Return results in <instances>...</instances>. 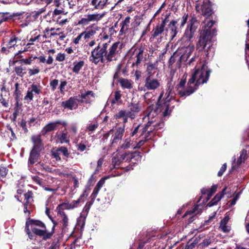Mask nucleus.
Instances as JSON below:
<instances>
[{
  "label": "nucleus",
  "instance_id": "nucleus-1",
  "mask_svg": "<svg viewBox=\"0 0 249 249\" xmlns=\"http://www.w3.org/2000/svg\"><path fill=\"white\" fill-rule=\"evenodd\" d=\"M194 70L187 83L188 88L183 91H178L181 97L190 95L198 89L200 85L206 83L212 72L205 63L202 64L200 67H196Z\"/></svg>",
  "mask_w": 249,
  "mask_h": 249
},
{
  "label": "nucleus",
  "instance_id": "nucleus-2",
  "mask_svg": "<svg viewBox=\"0 0 249 249\" xmlns=\"http://www.w3.org/2000/svg\"><path fill=\"white\" fill-rule=\"evenodd\" d=\"M213 20H209L204 26L200 34L199 40L196 44V49L198 51H204L205 55L208 58L210 56V53H213L212 49V38L216 35L217 30L213 26L215 23Z\"/></svg>",
  "mask_w": 249,
  "mask_h": 249
},
{
  "label": "nucleus",
  "instance_id": "nucleus-3",
  "mask_svg": "<svg viewBox=\"0 0 249 249\" xmlns=\"http://www.w3.org/2000/svg\"><path fill=\"white\" fill-rule=\"evenodd\" d=\"M163 94L164 91H162L158 98L157 106L155 107L153 105L150 106L148 107V109H154L156 113L162 112L164 117L169 116L175 107L173 102H178L179 100H176L175 97L171 96L169 97L166 96L165 98L162 100Z\"/></svg>",
  "mask_w": 249,
  "mask_h": 249
},
{
  "label": "nucleus",
  "instance_id": "nucleus-4",
  "mask_svg": "<svg viewBox=\"0 0 249 249\" xmlns=\"http://www.w3.org/2000/svg\"><path fill=\"white\" fill-rule=\"evenodd\" d=\"M110 41L103 43L102 45L99 44L95 49L91 51L90 61L95 65L99 62L104 63L106 61V56L107 55V49Z\"/></svg>",
  "mask_w": 249,
  "mask_h": 249
},
{
  "label": "nucleus",
  "instance_id": "nucleus-5",
  "mask_svg": "<svg viewBox=\"0 0 249 249\" xmlns=\"http://www.w3.org/2000/svg\"><path fill=\"white\" fill-rule=\"evenodd\" d=\"M199 25V22L196 18L194 15L191 16L183 36L186 41H191Z\"/></svg>",
  "mask_w": 249,
  "mask_h": 249
},
{
  "label": "nucleus",
  "instance_id": "nucleus-6",
  "mask_svg": "<svg viewBox=\"0 0 249 249\" xmlns=\"http://www.w3.org/2000/svg\"><path fill=\"white\" fill-rule=\"evenodd\" d=\"M122 44L119 41H117L112 44L109 48L108 52L107 49L106 62H110L117 60L118 54L120 53L119 51L122 49Z\"/></svg>",
  "mask_w": 249,
  "mask_h": 249
},
{
  "label": "nucleus",
  "instance_id": "nucleus-7",
  "mask_svg": "<svg viewBox=\"0 0 249 249\" xmlns=\"http://www.w3.org/2000/svg\"><path fill=\"white\" fill-rule=\"evenodd\" d=\"M160 86V83L157 79L153 78L152 76H146L144 81L143 87H138L140 91L155 90Z\"/></svg>",
  "mask_w": 249,
  "mask_h": 249
},
{
  "label": "nucleus",
  "instance_id": "nucleus-8",
  "mask_svg": "<svg viewBox=\"0 0 249 249\" xmlns=\"http://www.w3.org/2000/svg\"><path fill=\"white\" fill-rule=\"evenodd\" d=\"M106 15V13H94L92 14L85 15L84 18H81L78 21V24L82 26H86L90 22H97L101 20Z\"/></svg>",
  "mask_w": 249,
  "mask_h": 249
},
{
  "label": "nucleus",
  "instance_id": "nucleus-9",
  "mask_svg": "<svg viewBox=\"0 0 249 249\" xmlns=\"http://www.w3.org/2000/svg\"><path fill=\"white\" fill-rule=\"evenodd\" d=\"M33 61L32 57H29L27 58L20 59L18 60L14 61L13 64H15L17 62L20 64L19 66L15 67L14 71L16 74L21 77H22L26 73V69L23 66L24 65H31Z\"/></svg>",
  "mask_w": 249,
  "mask_h": 249
},
{
  "label": "nucleus",
  "instance_id": "nucleus-10",
  "mask_svg": "<svg viewBox=\"0 0 249 249\" xmlns=\"http://www.w3.org/2000/svg\"><path fill=\"white\" fill-rule=\"evenodd\" d=\"M52 222L53 223V226L50 232H49L47 230H40L39 229L36 228H32V231L36 236L41 237L43 240L46 241L51 239L54 233L55 228L58 224V223L54 219H52Z\"/></svg>",
  "mask_w": 249,
  "mask_h": 249
},
{
  "label": "nucleus",
  "instance_id": "nucleus-11",
  "mask_svg": "<svg viewBox=\"0 0 249 249\" xmlns=\"http://www.w3.org/2000/svg\"><path fill=\"white\" fill-rule=\"evenodd\" d=\"M42 87L40 84L33 83L28 88L26 95L24 96V100L27 103H30L33 100L34 95H39L41 93Z\"/></svg>",
  "mask_w": 249,
  "mask_h": 249
},
{
  "label": "nucleus",
  "instance_id": "nucleus-12",
  "mask_svg": "<svg viewBox=\"0 0 249 249\" xmlns=\"http://www.w3.org/2000/svg\"><path fill=\"white\" fill-rule=\"evenodd\" d=\"M33 195V192L29 190L24 194L25 202L23 204L24 207L23 211L25 213H28L29 215L31 213L30 209L32 208L34 202Z\"/></svg>",
  "mask_w": 249,
  "mask_h": 249
},
{
  "label": "nucleus",
  "instance_id": "nucleus-13",
  "mask_svg": "<svg viewBox=\"0 0 249 249\" xmlns=\"http://www.w3.org/2000/svg\"><path fill=\"white\" fill-rule=\"evenodd\" d=\"M59 124H64L60 121L51 122L47 124L43 127L40 132V134L42 136H45L48 133L55 130Z\"/></svg>",
  "mask_w": 249,
  "mask_h": 249
},
{
  "label": "nucleus",
  "instance_id": "nucleus-14",
  "mask_svg": "<svg viewBox=\"0 0 249 249\" xmlns=\"http://www.w3.org/2000/svg\"><path fill=\"white\" fill-rule=\"evenodd\" d=\"M41 134L37 135H33L31 137V141L33 143L32 148L33 150H37L41 152L44 148V144L42 140L41 139Z\"/></svg>",
  "mask_w": 249,
  "mask_h": 249
},
{
  "label": "nucleus",
  "instance_id": "nucleus-15",
  "mask_svg": "<svg viewBox=\"0 0 249 249\" xmlns=\"http://www.w3.org/2000/svg\"><path fill=\"white\" fill-rule=\"evenodd\" d=\"M200 206H201L200 205H196L192 210L187 211L184 214V215L182 216V218L186 217L188 215H192L193 214H194L189 218L188 223H191L194 220L196 214H200L202 213V209L199 208Z\"/></svg>",
  "mask_w": 249,
  "mask_h": 249
},
{
  "label": "nucleus",
  "instance_id": "nucleus-16",
  "mask_svg": "<svg viewBox=\"0 0 249 249\" xmlns=\"http://www.w3.org/2000/svg\"><path fill=\"white\" fill-rule=\"evenodd\" d=\"M125 130L124 126L118 127L114 134L112 136L111 144L112 146L114 144H117L119 141L122 140Z\"/></svg>",
  "mask_w": 249,
  "mask_h": 249
},
{
  "label": "nucleus",
  "instance_id": "nucleus-17",
  "mask_svg": "<svg viewBox=\"0 0 249 249\" xmlns=\"http://www.w3.org/2000/svg\"><path fill=\"white\" fill-rule=\"evenodd\" d=\"M113 118L116 120L122 119L123 126L125 127L126 123L128 122V119L129 118H130V116L127 111L124 109H121L114 115Z\"/></svg>",
  "mask_w": 249,
  "mask_h": 249
},
{
  "label": "nucleus",
  "instance_id": "nucleus-18",
  "mask_svg": "<svg viewBox=\"0 0 249 249\" xmlns=\"http://www.w3.org/2000/svg\"><path fill=\"white\" fill-rule=\"evenodd\" d=\"M212 6V3L210 0H208L207 1H204L200 8L201 14L207 17L212 15L213 13Z\"/></svg>",
  "mask_w": 249,
  "mask_h": 249
},
{
  "label": "nucleus",
  "instance_id": "nucleus-19",
  "mask_svg": "<svg viewBox=\"0 0 249 249\" xmlns=\"http://www.w3.org/2000/svg\"><path fill=\"white\" fill-rule=\"evenodd\" d=\"M76 101L78 102L77 96L71 97L68 100L61 103V106L64 108L72 110L75 105L74 108H76L78 105Z\"/></svg>",
  "mask_w": 249,
  "mask_h": 249
},
{
  "label": "nucleus",
  "instance_id": "nucleus-20",
  "mask_svg": "<svg viewBox=\"0 0 249 249\" xmlns=\"http://www.w3.org/2000/svg\"><path fill=\"white\" fill-rule=\"evenodd\" d=\"M129 110L127 111L131 119H134L136 114L139 112L142 109V106L139 103H131L128 106Z\"/></svg>",
  "mask_w": 249,
  "mask_h": 249
},
{
  "label": "nucleus",
  "instance_id": "nucleus-21",
  "mask_svg": "<svg viewBox=\"0 0 249 249\" xmlns=\"http://www.w3.org/2000/svg\"><path fill=\"white\" fill-rule=\"evenodd\" d=\"M179 18L177 20H172L167 25V27L165 28V30L167 31L169 30L170 31V35L172 36V38H174L177 35L178 31V27L177 24L178 21L179 20Z\"/></svg>",
  "mask_w": 249,
  "mask_h": 249
},
{
  "label": "nucleus",
  "instance_id": "nucleus-22",
  "mask_svg": "<svg viewBox=\"0 0 249 249\" xmlns=\"http://www.w3.org/2000/svg\"><path fill=\"white\" fill-rule=\"evenodd\" d=\"M227 189V187L225 186L220 192L217 193L214 196V197L207 204V206L212 207L216 205L226 194L225 192Z\"/></svg>",
  "mask_w": 249,
  "mask_h": 249
},
{
  "label": "nucleus",
  "instance_id": "nucleus-23",
  "mask_svg": "<svg viewBox=\"0 0 249 249\" xmlns=\"http://www.w3.org/2000/svg\"><path fill=\"white\" fill-rule=\"evenodd\" d=\"M31 15H29L28 13H26L24 12L14 13L10 16V17L13 18L14 21H22L23 19L29 21V18H31Z\"/></svg>",
  "mask_w": 249,
  "mask_h": 249
},
{
  "label": "nucleus",
  "instance_id": "nucleus-24",
  "mask_svg": "<svg viewBox=\"0 0 249 249\" xmlns=\"http://www.w3.org/2000/svg\"><path fill=\"white\" fill-rule=\"evenodd\" d=\"M89 96L94 98L95 93L92 90H88L84 93H82L80 95L81 100L78 99V102L83 103H84L86 104H89L91 103V101L90 99Z\"/></svg>",
  "mask_w": 249,
  "mask_h": 249
},
{
  "label": "nucleus",
  "instance_id": "nucleus-25",
  "mask_svg": "<svg viewBox=\"0 0 249 249\" xmlns=\"http://www.w3.org/2000/svg\"><path fill=\"white\" fill-rule=\"evenodd\" d=\"M22 104L20 102V101H16L15 107L13 109L14 112L12 116L10 117L13 123H15L16 122L17 117L19 115V113L22 111Z\"/></svg>",
  "mask_w": 249,
  "mask_h": 249
},
{
  "label": "nucleus",
  "instance_id": "nucleus-26",
  "mask_svg": "<svg viewBox=\"0 0 249 249\" xmlns=\"http://www.w3.org/2000/svg\"><path fill=\"white\" fill-rule=\"evenodd\" d=\"M41 152L31 149L28 159V163L33 165L37 162L40 157Z\"/></svg>",
  "mask_w": 249,
  "mask_h": 249
},
{
  "label": "nucleus",
  "instance_id": "nucleus-27",
  "mask_svg": "<svg viewBox=\"0 0 249 249\" xmlns=\"http://www.w3.org/2000/svg\"><path fill=\"white\" fill-rule=\"evenodd\" d=\"M25 224L29 226H30V225H35L36 226H38L42 228V229H39L40 230H47V227L45 224L43 222L39 220H35L29 217L27 219Z\"/></svg>",
  "mask_w": 249,
  "mask_h": 249
},
{
  "label": "nucleus",
  "instance_id": "nucleus-28",
  "mask_svg": "<svg viewBox=\"0 0 249 249\" xmlns=\"http://www.w3.org/2000/svg\"><path fill=\"white\" fill-rule=\"evenodd\" d=\"M57 214L62 216V219L60 221V223L62 225V231H65L68 229L69 224V218L68 216L64 211H59V213H57Z\"/></svg>",
  "mask_w": 249,
  "mask_h": 249
},
{
  "label": "nucleus",
  "instance_id": "nucleus-29",
  "mask_svg": "<svg viewBox=\"0 0 249 249\" xmlns=\"http://www.w3.org/2000/svg\"><path fill=\"white\" fill-rule=\"evenodd\" d=\"M130 22V17L128 16L122 21L121 23V30L120 31L119 35L121 36L124 35L126 33L129 26V23Z\"/></svg>",
  "mask_w": 249,
  "mask_h": 249
},
{
  "label": "nucleus",
  "instance_id": "nucleus-30",
  "mask_svg": "<svg viewBox=\"0 0 249 249\" xmlns=\"http://www.w3.org/2000/svg\"><path fill=\"white\" fill-rule=\"evenodd\" d=\"M230 217L228 215L225 216L220 221L219 228L225 233H228L231 231V227L227 225Z\"/></svg>",
  "mask_w": 249,
  "mask_h": 249
},
{
  "label": "nucleus",
  "instance_id": "nucleus-31",
  "mask_svg": "<svg viewBox=\"0 0 249 249\" xmlns=\"http://www.w3.org/2000/svg\"><path fill=\"white\" fill-rule=\"evenodd\" d=\"M122 88L124 89H131L133 88V82L131 80L121 78L118 80Z\"/></svg>",
  "mask_w": 249,
  "mask_h": 249
},
{
  "label": "nucleus",
  "instance_id": "nucleus-32",
  "mask_svg": "<svg viewBox=\"0 0 249 249\" xmlns=\"http://www.w3.org/2000/svg\"><path fill=\"white\" fill-rule=\"evenodd\" d=\"M247 151L245 149H243L240 152V155L237 159L236 161H235V158L234 159L233 162L235 163L236 165L239 166L242 162H244L247 159Z\"/></svg>",
  "mask_w": 249,
  "mask_h": 249
},
{
  "label": "nucleus",
  "instance_id": "nucleus-33",
  "mask_svg": "<svg viewBox=\"0 0 249 249\" xmlns=\"http://www.w3.org/2000/svg\"><path fill=\"white\" fill-rule=\"evenodd\" d=\"M165 27L163 26V24L162 25L160 23L157 24L156 27L153 29V34L152 35V37L153 38H155L161 34L164 30H165Z\"/></svg>",
  "mask_w": 249,
  "mask_h": 249
},
{
  "label": "nucleus",
  "instance_id": "nucleus-34",
  "mask_svg": "<svg viewBox=\"0 0 249 249\" xmlns=\"http://www.w3.org/2000/svg\"><path fill=\"white\" fill-rule=\"evenodd\" d=\"M95 25L96 24L95 23L92 24L87 28L86 31L82 33V35H83L84 36L85 39L89 38L91 36H93L95 34L96 32L95 30L92 29L89 30V29L91 28H94Z\"/></svg>",
  "mask_w": 249,
  "mask_h": 249
},
{
  "label": "nucleus",
  "instance_id": "nucleus-35",
  "mask_svg": "<svg viewBox=\"0 0 249 249\" xmlns=\"http://www.w3.org/2000/svg\"><path fill=\"white\" fill-rule=\"evenodd\" d=\"M107 1V0H92L91 4L94 6L95 9H103Z\"/></svg>",
  "mask_w": 249,
  "mask_h": 249
},
{
  "label": "nucleus",
  "instance_id": "nucleus-36",
  "mask_svg": "<svg viewBox=\"0 0 249 249\" xmlns=\"http://www.w3.org/2000/svg\"><path fill=\"white\" fill-rule=\"evenodd\" d=\"M46 11V8L45 7L39 9L37 11L32 12V13L29 14V15H31V18H29L28 20H36L38 17L43 13H44Z\"/></svg>",
  "mask_w": 249,
  "mask_h": 249
},
{
  "label": "nucleus",
  "instance_id": "nucleus-37",
  "mask_svg": "<svg viewBox=\"0 0 249 249\" xmlns=\"http://www.w3.org/2000/svg\"><path fill=\"white\" fill-rule=\"evenodd\" d=\"M157 69V65L155 63L147 64L146 68L147 76H152L154 73V71Z\"/></svg>",
  "mask_w": 249,
  "mask_h": 249
},
{
  "label": "nucleus",
  "instance_id": "nucleus-38",
  "mask_svg": "<svg viewBox=\"0 0 249 249\" xmlns=\"http://www.w3.org/2000/svg\"><path fill=\"white\" fill-rule=\"evenodd\" d=\"M85 64V62L83 60L80 61L79 62L74 61L73 62V67L72 68L73 72L78 74L82 68Z\"/></svg>",
  "mask_w": 249,
  "mask_h": 249
},
{
  "label": "nucleus",
  "instance_id": "nucleus-39",
  "mask_svg": "<svg viewBox=\"0 0 249 249\" xmlns=\"http://www.w3.org/2000/svg\"><path fill=\"white\" fill-rule=\"evenodd\" d=\"M57 151H59L60 154H62L64 156L63 159L67 160V158H69L70 153L69 151L68 148L65 146H60L58 147Z\"/></svg>",
  "mask_w": 249,
  "mask_h": 249
},
{
  "label": "nucleus",
  "instance_id": "nucleus-40",
  "mask_svg": "<svg viewBox=\"0 0 249 249\" xmlns=\"http://www.w3.org/2000/svg\"><path fill=\"white\" fill-rule=\"evenodd\" d=\"M136 53V55L134 57V59H135L134 61L133 62V63L132 64V65H131L132 67H138L141 64V63L142 61L143 58V55L137 54L136 53Z\"/></svg>",
  "mask_w": 249,
  "mask_h": 249
},
{
  "label": "nucleus",
  "instance_id": "nucleus-41",
  "mask_svg": "<svg viewBox=\"0 0 249 249\" xmlns=\"http://www.w3.org/2000/svg\"><path fill=\"white\" fill-rule=\"evenodd\" d=\"M15 90L14 92V96L16 101H20V98L22 96L21 91L18 89L19 84L16 83L15 85Z\"/></svg>",
  "mask_w": 249,
  "mask_h": 249
},
{
  "label": "nucleus",
  "instance_id": "nucleus-42",
  "mask_svg": "<svg viewBox=\"0 0 249 249\" xmlns=\"http://www.w3.org/2000/svg\"><path fill=\"white\" fill-rule=\"evenodd\" d=\"M18 39V38L16 35L12 36L8 42L5 44V46H7L10 49L14 47L16 45Z\"/></svg>",
  "mask_w": 249,
  "mask_h": 249
},
{
  "label": "nucleus",
  "instance_id": "nucleus-43",
  "mask_svg": "<svg viewBox=\"0 0 249 249\" xmlns=\"http://www.w3.org/2000/svg\"><path fill=\"white\" fill-rule=\"evenodd\" d=\"M131 50H134L132 53V54H134L135 53H136L137 54L143 55V53L145 50V47L144 46L141 44V45L137 47L133 46Z\"/></svg>",
  "mask_w": 249,
  "mask_h": 249
},
{
  "label": "nucleus",
  "instance_id": "nucleus-44",
  "mask_svg": "<svg viewBox=\"0 0 249 249\" xmlns=\"http://www.w3.org/2000/svg\"><path fill=\"white\" fill-rule=\"evenodd\" d=\"M65 209L66 210H71V205L70 203L68 202H63L60 204H59L56 210L57 211V213H59V211H63Z\"/></svg>",
  "mask_w": 249,
  "mask_h": 249
},
{
  "label": "nucleus",
  "instance_id": "nucleus-45",
  "mask_svg": "<svg viewBox=\"0 0 249 249\" xmlns=\"http://www.w3.org/2000/svg\"><path fill=\"white\" fill-rule=\"evenodd\" d=\"M198 242V240L196 238L193 239V240H190L184 247V249H193L197 244Z\"/></svg>",
  "mask_w": 249,
  "mask_h": 249
},
{
  "label": "nucleus",
  "instance_id": "nucleus-46",
  "mask_svg": "<svg viewBox=\"0 0 249 249\" xmlns=\"http://www.w3.org/2000/svg\"><path fill=\"white\" fill-rule=\"evenodd\" d=\"M131 158H132V160H134V162H137L139 161H141L142 159L141 153L138 151L131 152V155H129Z\"/></svg>",
  "mask_w": 249,
  "mask_h": 249
},
{
  "label": "nucleus",
  "instance_id": "nucleus-47",
  "mask_svg": "<svg viewBox=\"0 0 249 249\" xmlns=\"http://www.w3.org/2000/svg\"><path fill=\"white\" fill-rule=\"evenodd\" d=\"M122 94L121 93L120 90H117L114 92V98L112 99H111V103L112 105L115 104L117 102H119L120 100L121 97H122Z\"/></svg>",
  "mask_w": 249,
  "mask_h": 249
},
{
  "label": "nucleus",
  "instance_id": "nucleus-48",
  "mask_svg": "<svg viewBox=\"0 0 249 249\" xmlns=\"http://www.w3.org/2000/svg\"><path fill=\"white\" fill-rule=\"evenodd\" d=\"M130 142L131 139L130 138L126 139L120 147H118V150L121 151L122 149H128L131 145Z\"/></svg>",
  "mask_w": 249,
  "mask_h": 249
},
{
  "label": "nucleus",
  "instance_id": "nucleus-49",
  "mask_svg": "<svg viewBox=\"0 0 249 249\" xmlns=\"http://www.w3.org/2000/svg\"><path fill=\"white\" fill-rule=\"evenodd\" d=\"M8 168L2 165H0V179L2 180V178H5L8 174Z\"/></svg>",
  "mask_w": 249,
  "mask_h": 249
},
{
  "label": "nucleus",
  "instance_id": "nucleus-50",
  "mask_svg": "<svg viewBox=\"0 0 249 249\" xmlns=\"http://www.w3.org/2000/svg\"><path fill=\"white\" fill-rule=\"evenodd\" d=\"M58 142L61 143H67L69 142V140L67 139V134L66 133H62L57 136Z\"/></svg>",
  "mask_w": 249,
  "mask_h": 249
},
{
  "label": "nucleus",
  "instance_id": "nucleus-51",
  "mask_svg": "<svg viewBox=\"0 0 249 249\" xmlns=\"http://www.w3.org/2000/svg\"><path fill=\"white\" fill-rule=\"evenodd\" d=\"M25 231L30 240L36 239L35 235H36L32 231V230L31 231L29 229V226L26 224H25Z\"/></svg>",
  "mask_w": 249,
  "mask_h": 249
},
{
  "label": "nucleus",
  "instance_id": "nucleus-52",
  "mask_svg": "<svg viewBox=\"0 0 249 249\" xmlns=\"http://www.w3.org/2000/svg\"><path fill=\"white\" fill-rule=\"evenodd\" d=\"M31 178L33 181H34L36 184H38L40 186L43 187L44 182L42 178H40L37 176H32Z\"/></svg>",
  "mask_w": 249,
  "mask_h": 249
},
{
  "label": "nucleus",
  "instance_id": "nucleus-53",
  "mask_svg": "<svg viewBox=\"0 0 249 249\" xmlns=\"http://www.w3.org/2000/svg\"><path fill=\"white\" fill-rule=\"evenodd\" d=\"M98 126L99 124L97 122H96L93 124H89L87 126L86 130L92 132L95 130Z\"/></svg>",
  "mask_w": 249,
  "mask_h": 249
},
{
  "label": "nucleus",
  "instance_id": "nucleus-54",
  "mask_svg": "<svg viewBox=\"0 0 249 249\" xmlns=\"http://www.w3.org/2000/svg\"><path fill=\"white\" fill-rule=\"evenodd\" d=\"M129 155H131V152H125L124 153L122 154L121 155V158L123 160L128 161L129 162L132 161V158H131L130 156Z\"/></svg>",
  "mask_w": 249,
  "mask_h": 249
},
{
  "label": "nucleus",
  "instance_id": "nucleus-55",
  "mask_svg": "<svg viewBox=\"0 0 249 249\" xmlns=\"http://www.w3.org/2000/svg\"><path fill=\"white\" fill-rule=\"evenodd\" d=\"M164 125V122L162 120H160L159 122L156 123L153 125V128L152 129L153 131L155 130H158L159 129L162 128Z\"/></svg>",
  "mask_w": 249,
  "mask_h": 249
},
{
  "label": "nucleus",
  "instance_id": "nucleus-56",
  "mask_svg": "<svg viewBox=\"0 0 249 249\" xmlns=\"http://www.w3.org/2000/svg\"><path fill=\"white\" fill-rule=\"evenodd\" d=\"M217 185H213L211 187V188L209 189V193L208 194V197L206 198V201H208L213 196V195L216 191L217 190Z\"/></svg>",
  "mask_w": 249,
  "mask_h": 249
},
{
  "label": "nucleus",
  "instance_id": "nucleus-57",
  "mask_svg": "<svg viewBox=\"0 0 249 249\" xmlns=\"http://www.w3.org/2000/svg\"><path fill=\"white\" fill-rule=\"evenodd\" d=\"M186 76L183 75L179 84H178L176 86L177 90H178L179 88H183L184 87L185 83L186 82Z\"/></svg>",
  "mask_w": 249,
  "mask_h": 249
},
{
  "label": "nucleus",
  "instance_id": "nucleus-58",
  "mask_svg": "<svg viewBox=\"0 0 249 249\" xmlns=\"http://www.w3.org/2000/svg\"><path fill=\"white\" fill-rule=\"evenodd\" d=\"M240 195V192L237 193V194H236L234 197L231 200L229 201V203L230 207H232V206L236 204L237 200L239 198Z\"/></svg>",
  "mask_w": 249,
  "mask_h": 249
},
{
  "label": "nucleus",
  "instance_id": "nucleus-59",
  "mask_svg": "<svg viewBox=\"0 0 249 249\" xmlns=\"http://www.w3.org/2000/svg\"><path fill=\"white\" fill-rule=\"evenodd\" d=\"M188 18V14H184L182 18H181V22L179 24V28H181L184 27L185 24L186 23Z\"/></svg>",
  "mask_w": 249,
  "mask_h": 249
},
{
  "label": "nucleus",
  "instance_id": "nucleus-60",
  "mask_svg": "<svg viewBox=\"0 0 249 249\" xmlns=\"http://www.w3.org/2000/svg\"><path fill=\"white\" fill-rule=\"evenodd\" d=\"M28 71V74L30 76L37 74L40 72V70L38 67L34 69H29Z\"/></svg>",
  "mask_w": 249,
  "mask_h": 249
},
{
  "label": "nucleus",
  "instance_id": "nucleus-61",
  "mask_svg": "<svg viewBox=\"0 0 249 249\" xmlns=\"http://www.w3.org/2000/svg\"><path fill=\"white\" fill-rule=\"evenodd\" d=\"M60 153L57 151L56 149L55 151H52V157L55 159L56 161H61V158L60 157Z\"/></svg>",
  "mask_w": 249,
  "mask_h": 249
},
{
  "label": "nucleus",
  "instance_id": "nucleus-62",
  "mask_svg": "<svg viewBox=\"0 0 249 249\" xmlns=\"http://www.w3.org/2000/svg\"><path fill=\"white\" fill-rule=\"evenodd\" d=\"M67 13H65L63 8L61 9H55L53 13V17H55L60 15H66Z\"/></svg>",
  "mask_w": 249,
  "mask_h": 249
},
{
  "label": "nucleus",
  "instance_id": "nucleus-63",
  "mask_svg": "<svg viewBox=\"0 0 249 249\" xmlns=\"http://www.w3.org/2000/svg\"><path fill=\"white\" fill-rule=\"evenodd\" d=\"M58 84V80L57 79H53L50 81V85L52 91H54Z\"/></svg>",
  "mask_w": 249,
  "mask_h": 249
},
{
  "label": "nucleus",
  "instance_id": "nucleus-64",
  "mask_svg": "<svg viewBox=\"0 0 249 249\" xmlns=\"http://www.w3.org/2000/svg\"><path fill=\"white\" fill-rule=\"evenodd\" d=\"M94 201V200L91 199V200L90 201H88L86 203V204L84 207V210L85 212L87 213H89V212L90 209V207H91V205L93 204Z\"/></svg>",
  "mask_w": 249,
  "mask_h": 249
}]
</instances>
